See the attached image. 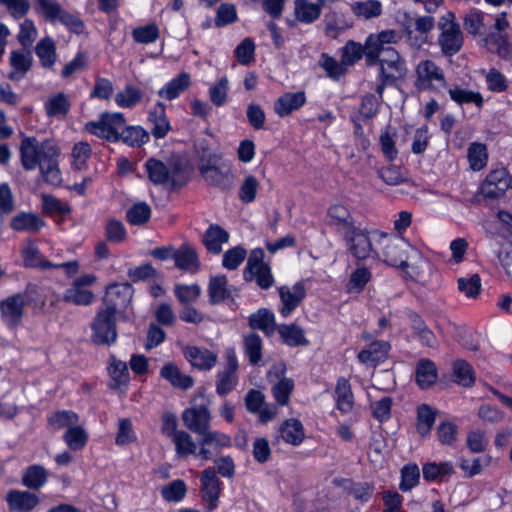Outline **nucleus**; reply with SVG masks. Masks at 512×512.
I'll return each mask as SVG.
<instances>
[{"label": "nucleus", "mask_w": 512, "mask_h": 512, "mask_svg": "<svg viewBox=\"0 0 512 512\" xmlns=\"http://www.w3.org/2000/svg\"><path fill=\"white\" fill-rule=\"evenodd\" d=\"M20 162L24 170L39 167L45 182L59 185L62 181L58 157L60 150L53 140L39 141L34 136H23L19 145Z\"/></svg>", "instance_id": "obj_1"}, {"label": "nucleus", "mask_w": 512, "mask_h": 512, "mask_svg": "<svg viewBox=\"0 0 512 512\" xmlns=\"http://www.w3.org/2000/svg\"><path fill=\"white\" fill-rule=\"evenodd\" d=\"M511 185V177L505 168L492 170L481 184L480 193L489 199L503 196Z\"/></svg>", "instance_id": "obj_12"}, {"label": "nucleus", "mask_w": 512, "mask_h": 512, "mask_svg": "<svg viewBox=\"0 0 512 512\" xmlns=\"http://www.w3.org/2000/svg\"><path fill=\"white\" fill-rule=\"evenodd\" d=\"M277 330L283 342L290 347L307 345L309 343L305 337L304 330L296 324L280 325Z\"/></svg>", "instance_id": "obj_38"}, {"label": "nucleus", "mask_w": 512, "mask_h": 512, "mask_svg": "<svg viewBox=\"0 0 512 512\" xmlns=\"http://www.w3.org/2000/svg\"><path fill=\"white\" fill-rule=\"evenodd\" d=\"M398 40V34L394 30H385L378 34H371L365 42V58L368 65L377 64V58L386 50H391L392 44Z\"/></svg>", "instance_id": "obj_10"}, {"label": "nucleus", "mask_w": 512, "mask_h": 512, "mask_svg": "<svg viewBox=\"0 0 512 512\" xmlns=\"http://www.w3.org/2000/svg\"><path fill=\"white\" fill-rule=\"evenodd\" d=\"M111 389H118L122 385H126L129 382V371L127 364L123 361L117 360L115 357H111L110 366L108 368Z\"/></svg>", "instance_id": "obj_40"}, {"label": "nucleus", "mask_w": 512, "mask_h": 512, "mask_svg": "<svg viewBox=\"0 0 512 512\" xmlns=\"http://www.w3.org/2000/svg\"><path fill=\"white\" fill-rule=\"evenodd\" d=\"M26 297L17 293L0 301V313L2 321L10 328L19 325L24 315Z\"/></svg>", "instance_id": "obj_14"}, {"label": "nucleus", "mask_w": 512, "mask_h": 512, "mask_svg": "<svg viewBox=\"0 0 512 512\" xmlns=\"http://www.w3.org/2000/svg\"><path fill=\"white\" fill-rule=\"evenodd\" d=\"M160 375L177 388L187 390L194 384V380L189 375L182 374L174 364H167L161 368Z\"/></svg>", "instance_id": "obj_36"}, {"label": "nucleus", "mask_w": 512, "mask_h": 512, "mask_svg": "<svg viewBox=\"0 0 512 512\" xmlns=\"http://www.w3.org/2000/svg\"><path fill=\"white\" fill-rule=\"evenodd\" d=\"M142 91L133 85H126L125 88L115 96V102L122 108H133L141 102Z\"/></svg>", "instance_id": "obj_51"}, {"label": "nucleus", "mask_w": 512, "mask_h": 512, "mask_svg": "<svg viewBox=\"0 0 512 512\" xmlns=\"http://www.w3.org/2000/svg\"><path fill=\"white\" fill-rule=\"evenodd\" d=\"M324 35L336 39L340 34L349 29L352 24L342 12L329 11L322 20Z\"/></svg>", "instance_id": "obj_25"}, {"label": "nucleus", "mask_w": 512, "mask_h": 512, "mask_svg": "<svg viewBox=\"0 0 512 512\" xmlns=\"http://www.w3.org/2000/svg\"><path fill=\"white\" fill-rule=\"evenodd\" d=\"M420 478V470L416 464H408L401 470V482L399 488L403 492L410 491L414 488Z\"/></svg>", "instance_id": "obj_58"}, {"label": "nucleus", "mask_w": 512, "mask_h": 512, "mask_svg": "<svg viewBox=\"0 0 512 512\" xmlns=\"http://www.w3.org/2000/svg\"><path fill=\"white\" fill-rule=\"evenodd\" d=\"M63 300L74 305L86 306L93 302L94 294L87 288L78 287L73 284L64 292Z\"/></svg>", "instance_id": "obj_49"}, {"label": "nucleus", "mask_w": 512, "mask_h": 512, "mask_svg": "<svg viewBox=\"0 0 512 512\" xmlns=\"http://www.w3.org/2000/svg\"><path fill=\"white\" fill-rule=\"evenodd\" d=\"M484 42L491 53H495L501 58L509 57L510 47L506 35L491 32L485 37Z\"/></svg>", "instance_id": "obj_44"}, {"label": "nucleus", "mask_w": 512, "mask_h": 512, "mask_svg": "<svg viewBox=\"0 0 512 512\" xmlns=\"http://www.w3.org/2000/svg\"><path fill=\"white\" fill-rule=\"evenodd\" d=\"M45 224L42 217L32 212H19L10 220V227L14 231L29 234H37Z\"/></svg>", "instance_id": "obj_23"}, {"label": "nucleus", "mask_w": 512, "mask_h": 512, "mask_svg": "<svg viewBox=\"0 0 512 512\" xmlns=\"http://www.w3.org/2000/svg\"><path fill=\"white\" fill-rule=\"evenodd\" d=\"M281 437L286 443L299 445L304 439L302 423L297 419L286 420L280 428Z\"/></svg>", "instance_id": "obj_42"}, {"label": "nucleus", "mask_w": 512, "mask_h": 512, "mask_svg": "<svg viewBox=\"0 0 512 512\" xmlns=\"http://www.w3.org/2000/svg\"><path fill=\"white\" fill-rule=\"evenodd\" d=\"M148 119L153 124L151 134L156 139L165 137L171 130L170 123L165 114L164 105L161 103L158 104L153 112H150Z\"/></svg>", "instance_id": "obj_37"}, {"label": "nucleus", "mask_w": 512, "mask_h": 512, "mask_svg": "<svg viewBox=\"0 0 512 512\" xmlns=\"http://www.w3.org/2000/svg\"><path fill=\"white\" fill-rule=\"evenodd\" d=\"M293 389V380L288 378H282L278 383H276L272 387V395L279 405L285 406L289 403L290 395Z\"/></svg>", "instance_id": "obj_59"}, {"label": "nucleus", "mask_w": 512, "mask_h": 512, "mask_svg": "<svg viewBox=\"0 0 512 512\" xmlns=\"http://www.w3.org/2000/svg\"><path fill=\"white\" fill-rule=\"evenodd\" d=\"M328 216L330 218L329 225L340 236L347 234V232L356 227L353 216L343 205H332L328 210Z\"/></svg>", "instance_id": "obj_21"}, {"label": "nucleus", "mask_w": 512, "mask_h": 512, "mask_svg": "<svg viewBox=\"0 0 512 512\" xmlns=\"http://www.w3.org/2000/svg\"><path fill=\"white\" fill-rule=\"evenodd\" d=\"M63 439L70 449L80 450L86 445L88 435L81 426L76 424L67 429Z\"/></svg>", "instance_id": "obj_53"}, {"label": "nucleus", "mask_w": 512, "mask_h": 512, "mask_svg": "<svg viewBox=\"0 0 512 512\" xmlns=\"http://www.w3.org/2000/svg\"><path fill=\"white\" fill-rule=\"evenodd\" d=\"M48 480V472L42 465H30L22 474V484L30 490H40Z\"/></svg>", "instance_id": "obj_29"}, {"label": "nucleus", "mask_w": 512, "mask_h": 512, "mask_svg": "<svg viewBox=\"0 0 512 512\" xmlns=\"http://www.w3.org/2000/svg\"><path fill=\"white\" fill-rule=\"evenodd\" d=\"M229 239V234L219 225H210L203 236V244L206 249L213 254H219L222 250V244Z\"/></svg>", "instance_id": "obj_30"}, {"label": "nucleus", "mask_w": 512, "mask_h": 512, "mask_svg": "<svg viewBox=\"0 0 512 512\" xmlns=\"http://www.w3.org/2000/svg\"><path fill=\"white\" fill-rule=\"evenodd\" d=\"M181 418L185 427L195 434L201 435L210 428L211 414L209 409L204 405L185 409Z\"/></svg>", "instance_id": "obj_17"}, {"label": "nucleus", "mask_w": 512, "mask_h": 512, "mask_svg": "<svg viewBox=\"0 0 512 512\" xmlns=\"http://www.w3.org/2000/svg\"><path fill=\"white\" fill-rule=\"evenodd\" d=\"M187 492V486L183 480L177 479L161 489L162 497L168 502L181 501Z\"/></svg>", "instance_id": "obj_56"}, {"label": "nucleus", "mask_w": 512, "mask_h": 512, "mask_svg": "<svg viewBox=\"0 0 512 512\" xmlns=\"http://www.w3.org/2000/svg\"><path fill=\"white\" fill-rule=\"evenodd\" d=\"M35 53L44 68L50 69L57 60L55 42L50 37L42 38L35 46Z\"/></svg>", "instance_id": "obj_35"}, {"label": "nucleus", "mask_w": 512, "mask_h": 512, "mask_svg": "<svg viewBox=\"0 0 512 512\" xmlns=\"http://www.w3.org/2000/svg\"><path fill=\"white\" fill-rule=\"evenodd\" d=\"M305 103L306 95L304 91L287 92L275 101L274 111L278 116L286 117L299 110Z\"/></svg>", "instance_id": "obj_24"}, {"label": "nucleus", "mask_w": 512, "mask_h": 512, "mask_svg": "<svg viewBox=\"0 0 512 512\" xmlns=\"http://www.w3.org/2000/svg\"><path fill=\"white\" fill-rule=\"evenodd\" d=\"M175 445L176 455L180 458L194 455L197 457V443L194 442L192 436L184 431H179L173 438H171Z\"/></svg>", "instance_id": "obj_41"}, {"label": "nucleus", "mask_w": 512, "mask_h": 512, "mask_svg": "<svg viewBox=\"0 0 512 512\" xmlns=\"http://www.w3.org/2000/svg\"><path fill=\"white\" fill-rule=\"evenodd\" d=\"M437 369L435 364L428 360H421L416 368V382L421 389L431 387L437 380Z\"/></svg>", "instance_id": "obj_39"}, {"label": "nucleus", "mask_w": 512, "mask_h": 512, "mask_svg": "<svg viewBox=\"0 0 512 512\" xmlns=\"http://www.w3.org/2000/svg\"><path fill=\"white\" fill-rule=\"evenodd\" d=\"M336 407L342 413H349L354 406V395L346 378H339L335 387Z\"/></svg>", "instance_id": "obj_27"}, {"label": "nucleus", "mask_w": 512, "mask_h": 512, "mask_svg": "<svg viewBox=\"0 0 512 512\" xmlns=\"http://www.w3.org/2000/svg\"><path fill=\"white\" fill-rule=\"evenodd\" d=\"M151 216V208L144 202L136 203L126 213L127 220L132 225H143Z\"/></svg>", "instance_id": "obj_57"}, {"label": "nucleus", "mask_w": 512, "mask_h": 512, "mask_svg": "<svg viewBox=\"0 0 512 512\" xmlns=\"http://www.w3.org/2000/svg\"><path fill=\"white\" fill-rule=\"evenodd\" d=\"M451 377L454 383L465 388L472 387L476 380L473 367L468 362L461 359L453 362Z\"/></svg>", "instance_id": "obj_28"}, {"label": "nucleus", "mask_w": 512, "mask_h": 512, "mask_svg": "<svg viewBox=\"0 0 512 512\" xmlns=\"http://www.w3.org/2000/svg\"><path fill=\"white\" fill-rule=\"evenodd\" d=\"M144 166L149 180L155 185L170 183L172 187L179 188L188 179L186 164L178 158L170 159L167 163L149 158Z\"/></svg>", "instance_id": "obj_2"}, {"label": "nucleus", "mask_w": 512, "mask_h": 512, "mask_svg": "<svg viewBox=\"0 0 512 512\" xmlns=\"http://www.w3.org/2000/svg\"><path fill=\"white\" fill-rule=\"evenodd\" d=\"M209 97L213 104L223 106L228 99V79L223 76L219 81L209 89Z\"/></svg>", "instance_id": "obj_63"}, {"label": "nucleus", "mask_w": 512, "mask_h": 512, "mask_svg": "<svg viewBox=\"0 0 512 512\" xmlns=\"http://www.w3.org/2000/svg\"><path fill=\"white\" fill-rule=\"evenodd\" d=\"M42 209L48 215H66L71 211L70 206L67 203H63L51 195H43Z\"/></svg>", "instance_id": "obj_62"}, {"label": "nucleus", "mask_w": 512, "mask_h": 512, "mask_svg": "<svg viewBox=\"0 0 512 512\" xmlns=\"http://www.w3.org/2000/svg\"><path fill=\"white\" fill-rule=\"evenodd\" d=\"M70 109V102L67 96L60 92L50 97L45 103L46 114L49 117H64Z\"/></svg>", "instance_id": "obj_47"}, {"label": "nucleus", "mask_w": 512, "mask_h": 512, "mask_svg": "<svg viewBox=\"0 0 512 512\" xmlns=\"http://www.w3.org/2000/svg\"><path fill=\"white\" fill-rule=\"evenodd\" d=\"M174 293L179 302L184 306L197 301L201 295V288L197 284H177L174 287Z\"/></svg>", "instance_id": "obj_55"}, {"label": "nucleus", "mask_w": 512, "mask_h": 512, "mask_svg": "<svg viewBox=\"0 0 512 512\" xmlns=\"http://www.w3.org/2000/svg\"><path fill=\"white\" fill-rule=\"evenodd\" d=\"M201 436V439L198 441L199 450L197 457L202 460H211L222 448L231 446L230 436L220 431L210 430L209 428Z\"/></svg>", "instance_id": "obj_11"}, {"label": "nucleus", "mask_w": 512, "mask_h": 512, "mask_svg": "<svg viewBox=\"0 0 512 512\" xmlns=\"http://www.w3.org/2000/svg\"><path fill=\"white\" fill-rule=\"evenodd\" d=\"M249 324L253 329H259L267 335L273 334L278 328L274 314L266 308H261L252 314L249 317Z\"/></svg>", "instance_id": "obj_34"}, {"label": "nucleus", "mask_w": 512, "mask_h": 512, "mask_svg": "<svg viewBox=\"0 0 512 512\" xmlns=\"http://www.w3.org/2000/svg\"><path fill=\"white\" fill-rule=\"evenodd\" d=\"M237 368L238 362L235 355L229 354L225 369L217 375L216 391L220 396L227 395L235 388L237 384Z\"/></svg>", "instance_id": "obj_22"}, {"label": "nucleus", "mask_w": 512, "mask_h": 512, "mask_svg": "<svg viewBox=\"0 0 512 512\" xmlns=\"http://www.w3.org/2000/svg\"><path fill=\"white\" fill-rule=\"evenodd\" d=\"M281 306L279 313L288 317L306 297V288L303 282H297L293 286H281L278 289Z\"/></svg>", "instance_id": "obj_16"}, {"label": "nucleus", "mask_w": 512, "mask_h": 512, "mask_svg": "<svg viewBox=\"0 0 512 512\" xmlns=\"http://www.w3.org/2000/svg\"><path fill=\"white\" fill-rule=\"evenodd\" d=\"M200 495L207 503V509L213 511L218 506L221 493V482L213 468H207L200 475Z\"/></svg>", "instance_id": "obj_15"}, {"label": "nucleus", "mask_w": 512, "mask_h": 512, "mask_svg": "<svg viewBox=\"0 0 512 512\" xmlns=\"http://www.w3.org/2000/svg\"><path fill=\"white\" fill-rule=\"evenodd\" d=\"M92 341L96 344L110 345L117 339L116 313L106 308H101L92 324Z\"/></svg>", "instance_id": "obj_9"}, {"label": "nucleus", "mask_w": 512, "mask_h": 512, "mask_svg": "<svg viewBox=\"0 0 512 512\" xmlns=\"http://www.w3.org/2000/svg\"><path fill=\"white\" fill-rule=\"evenodd\" d=\"M296 19L305 24L315 22L321 15V5L308 0H296L294 6Z\"/></svg>", "instance_id": "obj_33"}, {"label": "nucleus", "mask_w": 512, "mask_h": 512, "mask_svg": "<svg viewBox=\"0 0 512 512\" xmlns=\"http://www.w3.org/2000/svg\"><path fill=\"white\" fill-rule=\"evenodd\" d=\"M424 480L431 482L442 477L451 475L454 472V467L451 462H427L422 467Z\"/></svg>", "instance_id": "obj_46"}, {"label": "nucleus", "mask_w": 512, "mask_h": 512, "mask_svg": "<svg viewBox=\"0 0 512 512\" xmlns=\"http://www.w3.org/2000/svg\"><path fill=\"white\" fill-rule=\"evenodd\" d=\"M372 234L378 236V244L381 246L379 259L393 267L404 269L408 266L409 243L407 241L378 230L373 231Z\"/></svg>", "instance_id": "obj_5"}, {"label": "nucleus", "mask_w": 512, "mask_h": 512, "mask_svg": "<svg viewBox=\"0 0 512 512\" xmlns=\"http://www.w3.org/2000/svg\"><path fill=\"white\" fill-rule=\"evenodd\" d=\"M133 287L130 283H115L107 287L103 299L104 308L118 313L131 302Z\"/></svg>", "instance_id": "obj_13"}, {"label": "nucleus", "mask_w": 512, "mask_h": 512, "mask_svg": "<svg viewBox=\"0 0 512 512\" xmlns=\"http://www.w3.org/2000/svg\"><path fill=\"white\" fill-rule=\"evenodd\" d=\"M37 38V29L34 22L30 19H25L20 24V30L17 35V40L24 49H30L33 42Z\"/></svg>", "instance_id": "obj_61"}, {"label": "nucleus", "mask_w": 512, "mask_h": 512, "mask_svg": "<svg viewBox=\"0 0 512 512\" xmlns=\"http://www.w3.org/2000/svg\"><path fill=\"white\" fill-rule=\"evenodd\" d=\"M415 74V87L418 91L437 92L447 86L442 68L430 59L420 61L415 68Z\"/></svg>", "instance_id": "obj_7"}, {"label": "nucleus", "mask_w": 512, "mask_h": 512, "mask_svg": "<svg viewBox=\"0 0 512 512\" xmlns=\"http://www.w3.org/2000/svg\"><path fill=\"white\" fill-rule=\"evenodd\" d=\"M198 170L204 181L222 191L231 190L235 183L231 164L221 155L209 154L203 156L198 164Z\"/></svg>", "instance_id": "obj_3"}, {"label": "nucleus", "mask_w": 512, "mask_h": 512, "mask_svg": "<svg viewBox=\"0 0 512 512\" xmlns=\"http://www.w3.org/2000/svg\"><path fill=\"white\" fill-rule=\"evenodd\" d=\"M438 28V45L442 54L448 57L457 54L462 49L464 38L455 14L448 11L442 15L438 21Z\"/></svg>", "instance_id": "obj_4"}, {"label": "nucleus", "mask_w": 512, "mask_h": 512, "mask_svg": "<svg viewBox=\"0 0 512 512\" xmlns=\"http://www.w3.org/2000/svg\"><path fill=\"white\" fill-rule=\"evenodd\" d=\"M363 55L365 56V47L363 48L354 41H348L342 49V64L353 65L360 60Z\"/></svg>", "instance_id": "obj_64"}, {"label": "nucleus", "mask_w": 512, "mask_h": 512, "mask_svg": "<svg viewBox=\"0 0 512 512\" xmlns=\"http://www.w3.org/2000/svg\"><path fill=\"white\" fill-rule=\"evenodd\" d=\"M351 11L364 19L378 17L382 13V4L378 0H366L353 2L350 5Z\"/></svg>", "instance_id": "obj_45"}, {"label": "nucleus", "mask_w": 512, "mask_h": 512, "mask_svg": "<svg viewBox=\"0 0 512 512\" xmlns=\"http://www.w3.org/2000/svg\"><path fill=\"white\" fill-rule=\"evenodd\" d=\"M5 500L10 512H31L39 504V497L26 490L11 489Z\"/></svg>", "instance_id": "obj_19"}, {"label": "nucleus", "mask_w": 512, "mask_h": 512, "mask_svg": "<svg viewBox=\"0 0 512 512\" xmlns=\"http://www.w3.org/2000/svg\"><path fill=\"white\" fill-rule=\"evenodd\" d=\"M9 65L11 71L8 78L12 81L22 80L31 70L33 65V57L30 49L13 50L9 57Z\"/></svg>", "instance_id": "obj_20"}, {"label": "nucleus", "mask_w": 512, "mask_h": 512, "mask_svg": "<svg viewBox=\"0 0 512 512\" xmlns=\"http://www.w3.org/2000/svg\"><path fill=\"white\" fill-rule=\"evenodd\" d=\"M469 166L473 171H480L487 165V147L483 143L473 142L467 150Z\"/></svg>", "instance_id": "obj_43"}, {"label": "nucleus", "mask_w": 512, "mask_h": 512, "mask_svg": "<svg viewBox=\"0 0 512 512\" xmlns=\"http://www.w3.org/2000/svg\"><path fill=\"white\" fill-rule=\"evenodd\" d=\"M436 419V411L427 404L417 408V430L422 436L429 434Z\"/></svg>", "instance_id": "obj_50"}, {"label": "nucleus", "mask_w": 512, "mask_h": 512, "mask_svg": "<svg viewBox=\"0 0 512 512\" xmlns=\"http://www.w3.org/2000/svg\"><path fill=\"white\" fill-rule=\"evenodd\" d=\"M209 303L216 305L230 297L227 278L224 275L211 276L208 283Z\"/></svg>", "instance_id": "obj_32"}, {"label": "nucleus", "mask_w": 512, "mask_h": 512, "mask_svg": "<svg viewBox=\"0 0 512 512\" xmlns=\"http://www.w3.org/2000/svg\"><path fill=\"white\" fill-rule=\"evenodd\" d=\"M120 139L131 147H140L149 141V134L140 126H126L121 131Z\"/></svg>", "instance_id": "obj_48"}, {"label": "nucleus", "mask_w": 512, "mask_h": 512, "mask_svg": "<svg viewBox=\"0 0 512 512\" xmlns=\"http://www.w3.org/2000/svg\"><path fill=\"white\" fill-rule=\"evenodd\" d=\"M458 290L467 297L476 298L481 291V278L478 274L461 277L457 281Z\"/></svg>", "instance_id": "obj_60"}, {"label": "nucleus", "mask_w": 512, "mask_h": 512, "mask_svg": "<svg viewBox=\"0 0 512 512\" xmlns=\"http://www.w3.org/2000/svg\"><path fill=\"white\" fill-rule=\"evenodd\" d=\"M34 9L48 21H59L77 34L83 32V21L62 8L57 0H34Z\"/></svg>", "instance_id": "obj_6"}, {"label": "nucleus", "mask_w": 512, "mask_h": 512, "mask_svg": "<svg viewBox=\"0 0 512 512\" xmlns=\"http://www.w3.org/2000/svg\"><path fill=\"white\" fill-rule=\"evenodd\" d=\"M450 98L457 104L463 105L474 103L477 107H482L483 97L479 92L463 89L459 86L449 89Z\"/></svg>", "instance_id": "obj_52"}, {"label": "nucleus", "mask_w": 512, "mask_h": 512, "mask_svg": "<svg viewBox=\"0 0 512 512\" xmlns=\"http://www.w3.org/2000/svg\"><path fill=\"white\" fill-rule=\"evenodd\" d=\"M377 64L380 65L381 78H384L385 81H396L404 71V62L394 48L386 50L383 55L377 58Z\"/></svg>", "instance_id": "obj_18"}, {"label": "nucleus", "mask_w": 512, "mask_h": 512, "mask_svg": "<svg viewBox=\"0 0 512 512\" xmlns=\"http://www.w3.org/2000/svg\"><path fill=\"white\" fill-rule=\"evenodd\" d=\"M173 259L175 266L180 270L195 273L200 268V261L196 250L187 243L182 244L175 250Z\"/></svg>", "instance_id": "obj_26"}, {"label": "nucleus", "mask_w": 512, "mask_h": 512, "mask_svg": "<svg viewBox=\"0 0 512 512\" xmlns=\"http://www.w3.org/2000/svg\"><path fill=\"white\" fill-rule=\"evenodd\" d=\"M341 237L347 251L357 260L380 258L379 251L373 248L370 233L366 229L356 226Z\"/></svg>", "instance_id": "obj_8"}, {"label": "nucleus", "mask_w": 512, "mask_h": 512, "mask_svg": "<svg viewBox=\"0 0 512 512\" xmlns=\"http://www.w3.org/2000/svg\"><path fill=\"white\" fill-rule=\"evenodd\" d=\"M79 421L78 415L73 411H57L48 418L49 425L54 429H62L76 425Z\"/></svg>", "instance_id": "obj_54"}, {"label": "nucleus", "mask_w": 512, "mask_h": 512, "mask_svg": "<svg viewBox=\"0 0 512 512\" xmlns=\"http://www.w3.org/2000/svg\"><path fill=\"white\" fill-rule=\"evenodd\" d=\"M190 75L186 72L180 73L177 77L169 81L162 89L158 91V95L166 100H174L190 86Z\"/></svg>", "instance_id": "obj_31"}]
</instances>
